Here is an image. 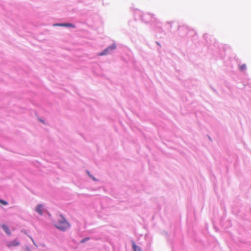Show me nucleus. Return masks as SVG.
<instances>
[{
	"label": "nucleus",
	"instance_id": "f257e3e1",
	"mask_svg": "<svg viewBox=\"0 0 251 251\" xmlns=\"http://www.w3.org/2000/svg\"><path fill=\"white\" fill-rule=\"evenodd\" d=\"M55 226L58 229L65 231L70 227V225L64 217L60 216L58 223L55 224Z\"/></svg>",
	"mask_w": 251,
	"mask_h": 251
},
{
	"label": "nucleus",
	"instance_id": "f03ea898",
	"mask_svg": "<svg viewBox=\"0 0 251 251\" xmlns=\"http://www.w3.org/2000/svg\"><path fill=\"white\" fill-rule=\"evenodd\" d=\"M116 48L115 44H113L112 45L109 46L106 49H105L103 51L99 54L100 56H102L106 55L109 53L111 51L115 50Z\"/></svg>",
	"mask_w": 251,
	"mask_h": 251
},
{
	"label": "nucleus",
	"instance_id": "7ed1b4c3",
	"mask_svg": "<svg viewBox=\"0 0 251 251\" xmlns=\"http://www.w3.org/2000/svg\"><path fill=\"white\" fill-rule=\"evenodd\" d=\"M19 242L17 239H15L12 241L7 243V246L9 248H11L13 247L18 246L19 245Z\"/></svg>",
	"mask_w": 251,
	"mask_h": 251
},
{
	"label": "nucleus",
	"instance_id": "20e7f679",
	"mask_svg": "<svg viewBox=\"0 0 251 251\" xmlns=\"http://www.w3.org/2000/svg\"><path fill=\"white\" fill-rule=\"evenodd\" d=\"M43 205L42 204H39L36 207L35 210L39 214L42 215L43 214Z\"/></svg>",
	"mask_w": 251,
	"mask_h": 251
},
{
	"label": "nucleus",
	"instance_id": "39448f33",
	"mask_svg": "<svg viewBox=\"0 0 251 251\" xmlns=\"http://www.w3.org/2000/svg\"><path fill=\"white\" fill-rule=\"evenodd\" d=\"M1 227L8 235H11V232L10 231V229L7 226L4 225H2Z\"/></svg>",
	"mask_w": 251,
	"mask_h": 251
},
{
	"label": "nucleus",
	"instance_id": "423d86ee",
	"mask_svg": "<svg viewBox=\"0 0 251 251\" xmlns=\"http://www.w3.org/2000/svg\"><path fill=\"white\" fill-rule=\"evenodd\" d=\"M132 249L134 251H142L141 249L138 247L134 242H132Z\"/></svg>",
	"mask_w": 251,
	"mask_h": 251
},
{
	"label": "nucleus",
	"instance_id": "0eeeda50",
	"mask_svg": "<svg viewBox=\"0 0 251 251\" xmlns=\"http://www.w3.org/2000/svg\"><path fill=\"white\" fill-rule=\"evenodd\" d=\"M246 68V65L244 64L240 66V69L241 71H244Z\"/></svg>",
	"mask_w": 251,
	"mask_h": 251
},
{
	"label": "nucleus",
	"instance_id": "6e6552de",
	"mask_svg": "<svg viewBox=\"0 0 251 251\" xmlns=\"http://www.w3.org/2000/svg\"><path fill=\"white\" fill-rule=\"evenodd\" d=\"M0 203L3 205H7L8 204L7 201L2 200H0Z\"/></svg>",
	"mask_w": 251,
	"mask_h": 251
},
{
	"label": "nucleus",
	"instance_id": "1a4fd4ad",
	"mask_svg": "<svg viewBox=\"0 0 251 251\" xmlns=\"http://www.w3.org/2000/svg\"><path fill=\"white\" fill-rule=\"evenodd\" d=\"M61 25L65 26H70V27H73L74 26L71 24H63Z\"/></svg>",
	"mask_w": 251,
	"mask_h": 251
},
{
	"label": "nucleus",
	"instance_id": "9d476101",
	"mask_svg": "<svg viewBox=\"0 0 251 251\" xmlns=\"http://www.w3.org/2000/svg\"><path fill=\"white\" fill-rule=\"evenodd\" d=\"M88 239H89V238H86L84 239L83 240H82V241H81V242H82V243H83V242H84L85 241L88 240Z\"/></svg>",
	"mask_w": 251,
	"mask_h": 251
}]
</instances>
